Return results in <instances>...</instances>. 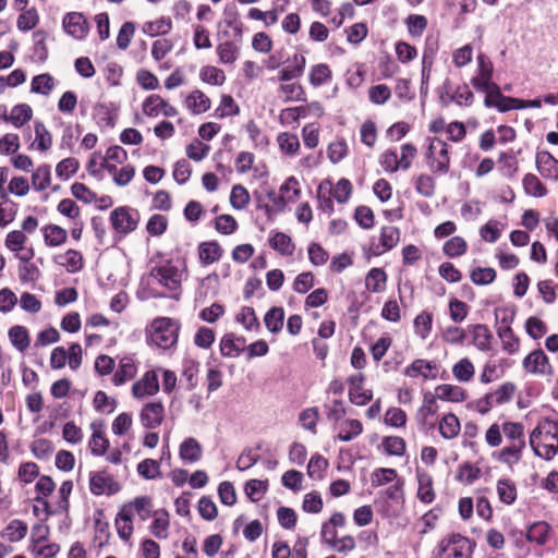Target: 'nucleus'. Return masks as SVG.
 <instances>
[{"label": "nucleus", "mask_w": 558, "mask_h": 558, "mask_svg": "<svg viewBox=\"0 0 558 558\" xmlns=\"http://www.w3.org/2000/svg\"><path fill=\"white\" fill-rule=\"evenodd\" d=\"M56 488V484L52 481V478L48 475H43L38 478L35 489L40 495L35 498V500L39 504H41L46 510L47 513H51L49 508L50 505L46 500V497H48Z\"/></svg>", "instance_id": "obj_28"}, {"label": "nucleus", "mask_w": 558, "mask_h": 558, "mask_svg": "<svg viewBox=\"0 0 558 558\" xmlns=\"http://www.w3.org/2000/svg\"><path fill=\"white\" fill-rule=\"evenodd\" d=\"M530 446L539 458L551 460L558 453V420L539 421L530 434Z\"/></svg>", "instance_id": "obj_1"}, {"label": "nucleus", "mask_w": 558, "mask_h": 558, "mask_svg": "<svg viewBox=\"0 0 558 558\" xmlns=\"http://www.w3.org/2000/svg\"><path fill=\"white\" fill-rule=\"evenodd\" d=\"M418 489L417 497L422 502L430 504L434 498L433 481L427 473L417 474Z\"/></svg>", "instance_id": "obj_45"}, {"label": "nucleus", "mask_w": 558, "mask_h": 558, "mask_svg": "<svg viewBox=\"0 0 558 558\" xmlns=\"http://www.w3.org/2000/svg\"><path fill=\"white\" fill-rule=\"evenodd\" d=\"M474 374V365L468 357L461 359L452 367L453 377L461 383L470 381L473 378Z\"/></svg>", "instance_id": "obj_46"}, {"label": "nucleus", "mask_w": 558, "mask_h": 558, "mask_svg": "<svg viewBox=\"0 0 558 558\" xmlns=\"http://www.w3.org/2000/svg\"><path fill=\"white\" fill-rule=\"evenodd\" d=\"M178 324L171 318H158L153 323L151 341L161 349H169L178 341Z\"/></svg>", "instance_id": "obj_4"}, {"label": "nucleus", "mask_w": 558, "mask_h": 558, "mask_svg": "<svg viewBox=\"0 0 558 558\" xmlns=\"http://www.w3.org/2000/svg\"><path fill=\"white\" fill-rule=\"evenodd\" d=\"M9 338L12 345L21 352L29 347L28 331L24 326H13L9 330Z\"/></svg>", "instance_id": "obj_44"}, {"label": "nucleus", "mask_w": 558, "mask_h": 558, "mask_svg": "<svg viewBox=\"0 0 558 558\" xmlns=\"http://www.w3.org/2000/svg\"><path fill=\"white\" fill-rule=\"evenodd\" d=\"M222 255V248L216 241L203 242L198 246V257L202 264L209 265L218 260Z\"/></svg>", "instance_id": "obj_29"}, {"label": "nucleus", "mask_w": 558, "mask_h": 558, "mask_svg": "<svg viewBox=\"0 0 558 558\" xmlns=\"http://www.w3.org/2000/svg\"><path fill=\"white\" fill-rule=\"evenodd\" d=\"M169 526L168 512L165 509L156 510L154 512V520L149 526L150 533L158 539H166L168 537Z\"/></svg>", "instance_id": "obj_23"}, {"label": "nucleus", "mask_w": 558, "mask_h": 558, "mask_svg": "<svg viewBox=\"0 0 558 558\" xmlns=\"http://www.w3.org/2000/svg\"><path fill=\"white\" fill-rule=\"evenodd\" d=\"M236 322L243 325L246 330H258L259 322L255 315L254 308L250 306L242 307L236 315Z\"/></svg>", "instance_id": "obj_64"}, {"label": "nucleus", "mask_w": 558, "mask_h": 558, "mask_svg": "<svg viewBox=\"0 0 558 558\" xmlns=\"http://www.w3.org/2000/svg\"><path fill=\"white\" fill-rule=\"evenodd\" d=\"M159 390V380L155 371L146 372L143 377L134 383L132 387V393L135 398H144L146 396H153Z\"/></svg>", "instance_id": "obj_13"}, {"label": "nucleus", "mask_w": 558, "mask_h": 558, "mask_svg": "<svg viewBox=\"0 0 558 558\" xmlns=\"http://www.w3.org/2000/svg\"><path fill=\"white\" fill-rule=\"evenodd\" d=\"M63 28L76 39H83L88 31L84 15L78 12H70L64 16Z\"/></svg>", "instance_id": "obj_15"}, {"label": "nucleus", "mask_w": 558, "mask_h": 558, "mask_svg": "<svg viewBox=\"0 0 558 558\" xmlns=\"http://www.w3.org/2000/svg\"><path fill=\"white\" fill-rule=\"evenodd\" d=\"M525 447L515 445H507L497 453V460L509 466L518 463L522 458V451Z\"/></svg>", "instance_id": "obj_42"}, {"label": "nucleus", "mask_w": 558, "mask_h": 558, "mask_svg": "<svg viewBox=\"0 0 558 558\" xmlns=\"http://www.w3.org/2000/svg\"><path fill=\"white\" fill-rule=\"evenodd\" d=\"M473 344L480 351H488L492 347L493 335L488 327L483 324L472 326Z\"/></svg>", "instance_id": "obj_27"}, {"label": "nucleus", "mask_w": 558, "mask_h": 558, "mask_svg": "<svg viewBox=\"0 0 558 558\" xmlns=\"http://www.w3.org/2000/svg\"><path fill=\"white\" fill-rule=\"evenodd\" d=\"M319 208L325 213L333 211V199L344 204L349 198V180L341 179L336 185L329 179L323 180L317 189Z\"/></svg>", "instance_id": "obj_2"}, {"label": "nucleus", "mask_w": 558, "mask_h": 558, "mask_svg": "<svg viewBox=\"0 0 558 558\" xmlns=\"http://www.w3.org/2000/svg\"><path fill=\"white\" fill-rule=\"evenodd\" d=\"M328 461L320 454L311 458L307 465V474L313 480H322L327 470Z\"/></svg>", "instance_id": "obj_59"}, {"label": "nucleus", "mask_w": 558, "mask_h": 558, "mask_svg": "<svg viewBox=\"0 0 558 558\" xmlns=\"http://www.w3.org/2000/svg\"><path fill=\"white\" fill-rule=\"evenodd\" d=\"M33 118V109L27 104L15 105L9 114H3L2 119L10 122L15 128H22Z\"/></svg>", "instance_id": "obj_20"}, {"label": "nucleus", "mask_w": 558, "mask_h": 558, "mask_svg": "<svg viewBox=\"0 0 558 558\" xmlns=\"http://www.w3.org/2000/svg\"><path fill=\"white\" fill-rule=\"evenodd\" d=\"M400 241V231L395 226H385L380 230L378 242L372 241L364 247L367 259L373 256H379L387 251L392 250Z\"/></svg>", "instance_id": "obj_6"}, {"label": "nucleus", "mask_w": 558, "mask_h": 558, "mask_svg": "<svg viewBox=\"0 0 558 558\" xmlns=\"http://www.w3.org/2000/svg\"><path fill=\"white\" fill-rule=\"evenodd\" d=\"M50 166L43 165L32 175V183L36 191H44L50 185Z\"/></svg>", "instance_id": "obj_62"}, {"label": "nucleus", "mask_w": 558, "mask_h": 558, "mask_svg": "<svg viewBox=\"0 0 558 558\" xmlns=\"http://www.w3.org/2000/svg\"><path fill=\"white\" fill-rule=\"evenodd\" d=\"M524 192L533 197H544L547 195L546 186L533 173H527L522 180Z\"/></svg>", "instance_id": "obj_43"}, {"label": "nucleus", "mask_w": 558, "mask_h": 558, "mask_svg": "<svg viewBox=\"0 0 558 558\" xmlns=\"http://www.w3.org/2000/svg\"><path fill=\"white\" fill-rule=\"evenodd\" d=\"M116 525L119 537L129 541L133 533L132 512L130 507H122L117 514Z\"/></svg>", "instance_id": "obj_22"}, {"label": "nucleus", "mask_w": 558, "mask_h": 558, "mask_svg": "<svg viewBox=\"0 0 558 558\" xmlns=\"http://www.w3.org/2000/svg\"><path fill=\"white\" fill-rule=\"evenodd\" d=\"M89 489L92 494L100 496L102 494L112 495L118 492V484L111 476L105 473H90Z\"/></svg>", "instance_id": "obj_17"}, {"label": "nucleus", "mask_w": 558, "mask_h": 558, "mask_svg": "<svg viewBox=\"0 0 558 558\" xmlns=\"http://www.w3.org/2000/svg\"><path fill=\"white\" fill-rule=\"evenodd\" d=\"M498 337L501 340L502 349L509 354H513L519 350V339L514 336L511 327H498Z\"/></svg>", "instance_id": "obj_53"}, {"label": "nucleus", "mask_w": 558, "mask_h": 558, "mask_svg": "<svg viewBox=\"0 0 558 558\" xmlns=\"http://www.w3.org/2000/svg\"><path fill=\"white\" fill-rule=\"evenodd\" d=\"M466 250L468 244L461 236H452L442 246L444 254L450 258L462 256Z\"/></svg>", "instance_id": "obj_54"}, {"label": "nucleus", "mask_w": 558, "mask_h": 558, "mask_svg": "<svg viewBox=\"0 0 558 558\" xmlns=\"http://www.w3.org/2000/svg\"><path fill=\"white\" fill-rule=\"evenodd\" d=\"M136 374V366L131 357H123L120 361L119 368L116 371L112 381L116 386H121L132 379Z\"/></svg>", "instance_id": "obj_26"}, {"label": "nucleus", "mask_w": 558, "mask_h": 558, "mask_svg": "<svg viewBox=\"0 0 558 558\" xmlns=\"http://www.w3.org/2000/svg\"><path fill=\"white\" fill-rule=\"evenodd\" d=\"M497 494L501 502L512 505L517 499L515 484L508 478L499 480L497 482Z\"/></svg>", "instance_id": "obj_48"}, {"label": "nucleus", "mask_w": 558, "mask_h": 558, "mask_svg": "<svg viewBox=\"0 0 558 558\" xmlns=\"http://www.w3.org/2000/svg\"><path fill=\"white\" fill-rule=\"evenodd\" d=\"M399 478L398 473L395 469L379 468L371 474V485L373 487H380L389 485Z\"/></svg>", "instance_id": "obj_41"}, {"label": "nucleus", "mask_w": 558, "mask_h": 558, "mask_svg": "<svg viewBox=\"0 0 558 558\" xmlns=\"http://www.w3.org/2000/svg\"><path fill=\"white\" fill-rule=\"evenodd\" d=\"M362 381V373H359L357 375H351V403L363 405L372 399L373 393L371 390L360 391Z\"/></svg>", "instance_id": "obj_32"}, {"label": "nucleus", "mask_w": 558, "mask_h": 558, "mask_svg": "<svg viewBox=\"0 0 558 558\" xmlns=\"http://www.w3.org/2000/svg\"><path fill=\"white\" fill-rule=\"evenodd\" d=\"M436 397L448 402H463L468 398L466 391L457 385L441 384L435 389Z\"/></svg>", "instance_id": "obj_21"}, {"label": "nucleus", "mask_w": 558, "mask_h": 558, "mask_svg": "<svg viewBox=\"0 0 558 558\" xmlns=\"http://www.w3.org/2000/svg\"><path fill=\"white\" fill-rule=\"evenodd\" d=\"M141 422L146 428H156L163 420V405L161 402H149L141 412Z\"/></svg>", "instance_id": "obj_18"}, {"label": "nucleus", "mask_w": 558, "mask_h": 558, "mask_svg": "<svg viewBox=\"0 0 558 558\" xmlns=\"http://www.w3.org/2000/svg\"><path fill=\"white\" fill-rule=\"evenodd\" d=\"M168 228V219L166 216L160 214L153 215L146 225V231L151 236L162 235Z\"/></svg>", "instance_id": "obj_61"}, {"label": "nucleus", "mask_w": 558, "mask_h": 558, "mask_svg": "<svg viewBox=\"0 0 558 558\" xmlns=\"http://www.w3.org/2000/svg\"><path fill=\"white\" fill-rule=\"evenodd\" d=\"M327 411V417L330 422L333 423H347L345 420L347 415V408L343 404V402L337 398H332L329 400V402L325 405Z\"/></svg>", "instance_id": "obj_51"}, {"label": "nucleus", "mask_w": 558, "mask_h": 558, "mask_svg": "<svg viewBox=\"0 0 558 558\" xmlns=\"http://www.w3.org/2000/svg\"><path fill=\"white\" fill-rule=\"evenodd\" d=\"M20 12L21 14L19 15L16 21V26L20 31L28 32L38 24L39 16L35 8H31Z\"/></svg>", "instance_id": "obj_57"}, {"label": "nucleus", "mask_w": 558, "mask_h": 558, "mask_svg": "<svg viewBox=\"0 0 558 558\" xmlns=\"http://www.w3.org/2000/svg\"><path fill=\"white\" fill-rule=\"evenodd\" d=\"M34 131L35 142L32 144V147L36 145V148L40 151L48 150L52 145V135L46 125L41 121H35Z\"/></svg>", "instance_id": "obj_40"}, {"label": "nucleus", "mask_w": 558, "mask_h": 558, "mask_svg": "<svg viewBox=\"0 0 558 558\" xmlns=\"http://www.w3.org/2000/svg\"><path fill=\"white\" fill-rule=\"evenodd\" d=\"M202 452L203 450L201 444L193 437L186 438L180 445V458L186 462L194 463L199 461L202 458Z\"/></svg>", "instance_id": "obj_24"}, {"label": "nucleus", "mask_w": 558, "mask_h": 558, "mask_svg": "<svg viewBox=\"0 0 558 558\" xmlns=\"http://www.w3.org/2000/svg\"><path fill=\"white\" fill-rule=\"evenodd\" d=\"M476 74L471 80L472 86L480 92L481 89H487L493 82V63L490 59L484 54L478 53L476 57Z\"/></svg>", "instance_id": "obj_10"}, {"label": "nucleus", "mask_w": 558, "mask_h": 558, "mask_svg": "<svg viewBox=\"0 0 558 558\" xmlns=\"http://www.w3.org/2000/svg\"><path fill=\"white\" fill-rule=\"evenodd\" d=\"M502 434L506 437V440L509 445H515L525 447L524 439V427L521 423L518 422H505L502 423Z\"/></svg>", "instance_id": "obj_30"}, {"label": "nucleus", "mask_w": 558, "mask_h": 558, "mask_svg": "<svg viewBox=\"0 0 558 558\" xmlns=\"http://www.w3.org/2000/svg\"><path fill=\"white\" fill-rule=\"evenodd\" d=\"M92 427L93 434L88 444L90 452L97 457L104 456L109 447V440L100 428H96L95 424H92Z\"/></svg>", "instance_id": "obj_38"}, {"label": "nucleus", "mask_w": 558, "mask_h": 558, "mask_svg": "<svg viewBox=\"0 0 558 558\" xmlns=\"http://www.w3.org/2000/svg\"><path fill=\"white\" fill-rule=\"evenodd\" d=\"M438 547L440 558H468L471 554L470 541L460 534L444 538Z\"/></svg>", "instance_id": "obj_8"}, {"label": "nucleus", "mask_w": 558, "mask_h": 558, "mask_svg": "<svg viewBox=\"0 0 558 558\" xmlns=\"http://www.w3.org/2000/svg\"><path fill=\"white\" fill-rule=\"evenodd\" d=\"M250 202L248 191L241 184L232 187L230 194V204L234 209L241 210L246 207Z\"/></svg>", "instance_id": "obj_60"}, {"label": "nucleus", "mask_w": 558, "mask_h": 558, "mask_svg": "<svg viewBox=\"0 0 558 558\" xmlns=\"http://www.w3.org/2000/svg\"><path fill=\"white\" fill-rule=\"evenodd\" d=\"M123 507H130L132 517L134 513H137L142 521L148 520L155 512L153 510L151 499L147 496L136 497L133 501L123 505Z\"/></svg>", "instance_id": "obj_25"}, {"label": "nucleus", "mask_w": 558, "mask_h": 558, "mask_svg": "<svg viewBox=\"0 0 558 558\" xmlns=\"http://www.w3.org/2000/svg\"><path fill=\"white\" fill-rule=\"evenodd\" d=\"M267 196L271 201L272 205H268V204L262 205V204H258V208H264L265 213L267 214L268 217H271L275 214L283 211L284 208H286V204L289 203L287 201V196H284L281 193L278 195V194L275 193V191H269L267 193Z\"/></svg>", "instance_id": "obj_56"}, {"label": "nucleus", "mask_w": 558, "mask_h": 558, "mask_svg": "<svg viewBox=\"0 0 558 558\" xmlns=\"http://www.w3.org/2000/svg\"><path fill=\"white\" fill-rule=\"evenodd\" d=\"M186 107L194 114H199L210 108V99L201 90L192 92L185 100Z\"/></svg>", "instance_id": "obj_33"}, {"label": "nucleus", "mask_w": 558, "mask_h": 558, "mask_svg": "<svg viewBox=\"0 0 558 558\" xmlns=\"http://www.w3.org/2000/svg\"><path fill=\"white\" fill-rule=\"evenodd\" d=\"M223 21L226 25L232 29L233 36L241 40L243 24L239 20L238 8L234 3H229L225 7Z\"/></svg>", "instance_id": "obj_31"}, {"label": "nucleus", "mask_w": 558, "mask_h": 558, "mask_svg": "<svg viewBox=\"0 0 558 558\" xmlns=\"http://www.w3.org/2000/svg\"><path fill=\"white\" fill-rule=\"evenodd\" d=\"M245 348V338L235 337L233 333H227L221 338L220 352L227 357L239 356Z\"/></svg>", "instance_id": "obj_19"}, {"label": "nucleus", "mask_w": 558, "mask_h": 558, "mask_svg": "<svg viewBox=\"0 0 558 558\" xmlns=\"http://www.w3.org/2000/svg\"><path fill=\"white\" fill-rule=\"evenodd\" d=\"M269 244L272 250L279 252L281 255H292L294 250L291 238L283 232H276L269 239Z\"/></svg>", "instance_id": "obj_50"}, {"label": "nucleus", "mask_w": 558, "mask_h": 558, "mask_svg": "<svg viewBox=\"0 0 558 558\" xmlns=\"http://www.w3.org/2000/svg\"><path fill=\"white\" fill-rule=\"evenodd\" d=\"M403 374L410 378L435 379L438 375V367L433 361L416 359L404 368Z\"/></svg>", "instance_id": "obj_12"}, {"label": "nucleus", "mask_w": 558, "mask_h": 558, "mask_svg": "<svg viewBox=\"0 0 558 558\" xmlns=\"http://www.w3.org/2000/svg\"><path fill=\"white\" fill-rule=\"evenodd\" d=\"M538 173L547 180L558 181V160L548 151H538L535 158Z\"/></svg>", "instance_id": "obj_14"}, {"label": "nucleus", "mask_w": 558, "mask_h": 558, "mask_svg": "<svg viewBox=\"0 0 558 558\" xmlns=\"http://www.w3.org/2000/svg\"><path fill=\"white\" fill-rule=\"evenodd\" d=\"M94 408L97 412L100 413H112L117 408V401L107 396L106 392L99 390L95 393L94 397Z\"/></svg>", "instance_id": "obj_63"}, {"label": "nucleus", "mask_w": 558, "mask_h": 558, "mask_svg": "<svg viewBox=\"0 0 558 558\" xmlns=\"http://www.w3.org/2000/svg\"><path fill=\"white\" fill-rule=\"evenodd\" d=\"M54 87V80L50 74H39L33 77L31 84L32 93L49 95Z\"/></svg>", "instance_id": "obj_52"}, {"label": "nucleus", "mask_w": 558, "mask_h": 558, "mask_svg": "<svg viewBox=\"0 0 558 558\" xmlns=\"http://www.w3.org/2000/svg\"><path fill=\"white\" fill-rule=\"evenodd\" d=\"M58 263L65 266L69 271H77L83 268V256L75 250H68L64 254L58 256Z\"/></svg>", "instance_id": "obj_55"}, {"label": "nucleus", "mask_w": 558, "mask_h": 558, "mask_svg": "<svg viewBox=\"0 0 558 558\" xmlns=\"http://www.w3.org/2000/svg\"><path fill=\"white\" fill-rule=\"evenodd\" d=\"M140 219V211L129 206L117 207L110 213L111 227L121 235H128L135 231Z\"/></svg>", "instance_id": "obj_3"}, {"label": "nucleus", "mask_w": 558, "mask_h": 558, "mask_svg": "<svg viewBox=\"0 0 558 558\" xmlns=\"http://www.w3.org/2000/svg\"><path fill=\"white\" fill-rule=\"evenodd\" d=\"M460 432V422L453 413H448L439 421V433L446 439H452Z\"/></svg>", "instance_id": "obj_39"}, {"label": "nucleus", "mask_w": 558, "mask_h": 558, "mask_svg": "<svg viewBox=\"0 0 558 558\" xmlns=\"http://www.w3.org/2000/svg\"><path fill=\"white\" fill-rule=\"evenodd\" d=\"M143 112L150 117L156 118L160 113L165 117L172 118L178 114V110L175 107L169 105L165 99H162L159 95H150L143 102Z\"/></svg>", "instance_id": "obj_11"}, {"label": "nucleus", "mask_w": 558, "mask_h": 558, "mask_svg": "<svg viewBox=\"0 0 558 558\" xmlns=\"http://www.w3.org/2000/svg\"><path fill=\"white\" fill-rule=\"evenodd\" d=\"M27 524L21 520H12L4 530V536L12 543L20 542L26 536Z\"/></svg>", "instance_id": "obj_58"}, {"label": "nucleus", "mask_w": 558, "mask_h": 558, "mask_svg": "<svg viewBox=\"0 0 558 558\" xmlns=\"http://www.w3.org/2000/svg\"><path fill=\"white\" fill-rule=\"evenodd\" d=\"M44 240L48 246H59L66 241L68 233L65 229L57 225H48L43 228Z\"/></svg>", "instance_id": "obj_35"}, {"label": "nucleus", "mask_w": 558, "mask_h": 558, "mask_svg": "<svg viewBox=\"0 0 558 558\" xmlns=\"http://www.w3.org/2000/svg\"><path fill=\"white\" fill-rule=\"evenodd\" d=\"M239 46L231 41L227 40L217 46V53L219 57V61L222 64H231L235 62L239 56Z\"/></svg>", "instance_id": "obj_49"}, {"label": "nucleus", "mask_w": 558, "mask_h": 558, "mask_svg": "<svg viewBox=\"0 0 558 558\" xmlns=\"http://www.w3.org/2000/svg\"><path fill=\"white\" fill-rule=\"evenodd\" d=\"M523 366L529 373L533 374L547 375L551 373V366L542 350L531 352L524 359Z\"/></svg>", "instance_id": "obj_16"}, {"label": "nucleus", "mask_w": 558, "mask_h": 558, "mask_svg": "<svg viewBox=\"0 0 558 558\" xmlns=\"http://www.w3.org/2000/svg\"><path fill=\"white\" fill-rule=\"evenodd\" d=\"M427 165L434 173H447L450 166L448 145L439 138H433L428 146Z\"/></svg>", "instance_id": "obj_7"}, {"label": "nucleus", "mask_w": 558, "mask_h": 558, "mask_svg": "<svg viewBox=\"0 0 558 558\" xmlns=\"http://www.w3.org/2000/svg\"><path fill=\"white\" fill-rule=\"evenodd\" d=\"M387 275L381 268H372L365 278V287L368 291L378 293L385 290Z\"/></svg>", "instance_id": "obj_34"}, {"label": "nucleus", "mask_w": 558, "mask_h": 558, "mask_svg": "<svg viewBox=\"0 0 558 558\" xmlns=\"http://www.w3.org/2000/svg\"><path fill=\"white\" fill-rule=\"evenodd\" d=\"M284 311L282 307H271L264 317L266 328L272 332H279L283 327Z\"/></svg>", "instance_id": "obj_47"}, {"label": "nucleus", "mask_w": 558, "mask_h": 558, "mask_svg": "<svg viewBox=\"0 0 558 558\" xmlns=\"http://www.w3.org/2000/svg\"><path fill=\"white\" fill-rule=\"evenodd\" d=\"M344 527L345 515L341 512H336L331 515L329 522L323 525L322 537L332 547L337 548L338 550H342L347 546L345 542L348 536L345 534H341L339 530H344Z\"/></svg>", "instance_id": "obj_5"}, {"label": "nucleus", "mask_w": 558, "mask_h": 558, "mask_svg": "<svg viewBox=\"0 0 558 558\" xmlns=\"http://www.w3.org/2000/svg\"><path fill=\"white\" fill-rule=\"evenodd\" d=\"M549 531L550 526L546 522L538 521L530 525L526 532V538L529 542H534L542 546L547 543Z\"/></svg>", "instance_id": "obj_36"}, {"label": "nucleus", "mask_w": 558, "mask_h": 558, "mask_svg": "<svg viewBox=\"0 0 558 558\" xmlns=\"http://www.w3.org/2000/svg\"><path fill=\"white\" fill-rule=\"evenodd\" d=\"M150 276L170 291H177L181 287L182 271L171 262L153 267Z\"/></svg>", "instance_id": "obj_9"}, {"label": "nucleus", "mask_w": 558, "mask_h": 558, "mask_svg": "<svg viewBox=\"0 0 558 558\" xmlns=\"http://www.w3.org/2000/svg\"><path fill=\"white\" fill-rule=\"evenodd\" d=\"M305 58L303 56L295 54L292 62L280 71L279 80L288 82L301 76L303 74Z\"/></svg>", "instance_id": "obj_37"}]
</instances>
